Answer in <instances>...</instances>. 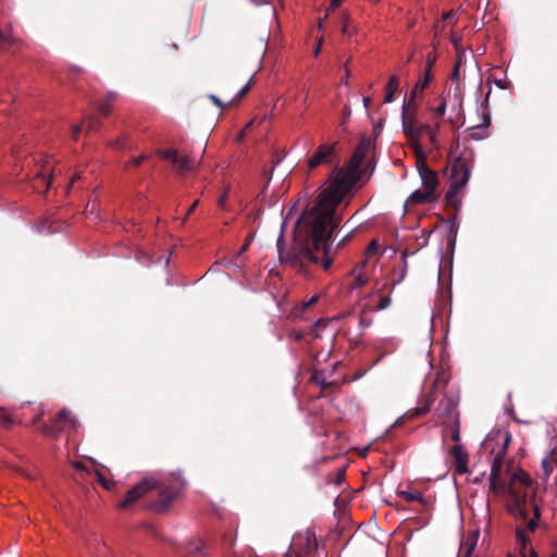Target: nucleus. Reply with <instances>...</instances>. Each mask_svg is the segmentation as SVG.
Listing matches in <instances>:
<instances>
[{
    "label": "nucleus",
    "mask_w": 557,
    "mask_h": 557,
    "mask_svg": "<svg viewBox=\"0 0 557 557\" xmlns=\"http://www.w3.org/2000/svg\"><path fill=\"white\" fill-rule=\"evenodd\" d=\"M542 476L548 480L549 476L557 469V445L553 446L542 459Z\"/></svg>",
    "instance_id": "nucleus-15"
},
{
    "label": "nucleus",
    "mask_w": 557,
    "mask_h": 557,
    "mask_svg": "<svg viewBox=\"0 0 557 557\" xmlns=\"http://www.w3.org/2000/svg\"><path fill=\"white\" fill-rule=\"evenodd\" d=\"M446 377L444 374H438L435 382H434V388H443L446 385Z\"/></svg>",
    "instance_id": "nucleus-29"
},
{
    "label": "nucleus",
    "mask_w": 557,
    "mask_h": 557,
    "mask_svg": "<svg viewBox=\"0 0 557 557\" xmlns=\"http://www.w3.org/2000/svg\"><path fill=\"white\" fill-rule=\"evenodd\" d=\"M299 94L304 95V100L306 101L308 90L305 86H299Z\"/></svg>",
    "instance_id": "nucleus-40"
},
{
    "label": "nucleus",
    "mask_w": 557,
    "mask_h": 557,
    "mask_svg": "<svg viewBox=\"0 0 557 557\" xmlns=\"http://www.w3.org/2000/svg\"><path fill=\"white\" fill-rule=\"evenodd\" d=\"M99 122L96 117H90L87 122V129L88 131H96L98 128Z\"/></svg>",
    "instance_id": "nucleus-31"
},
{
    "label": "nucleus",
    "mask_w": 557,
    "mask_h": 557,
    "mask_svg": "<svg viewBox=\"0 0 557 557\" xmlns=\"http://www.w3.org/2000/svg\"><path fill=\"white\" fill-rule=\"evenodd\" d=\"M433 62H434V59H431L430 57L428 58V61H426V66L425 69L429 66V64L431 63V66L433 65Z\"/></svg>",
    "instance_id": "nucleus-49"
},
{
    "label": "nucleus",
    "mask_w": 557,
    "mask_h": 557,
    "mask_svg": "<svg viewBox=\"0 0 557 557\" xmlns=\"http://www.w3.org/2000/svg\"><path fill=\"white\" fill-rule=\"evenodd\" d=\"M451 78L454 81H458L459 79V62H457V64L454 67V71L451 73Z\"/></svg>",
    "instance_id": "nucleus-37"
},
{
    "label": "nucleus",
    "mask_w": 557,
    "mask_h": 557,
    "mask_svg": "<svg viewBox=\"0 0 557 557\" xmlns=\"http://www.w3.org/2000/svg\"><path fill=\"white\" fill-rule=\"evenodd\" d=\"M251 82H252V77L250 78V81L244 86L242 87V89L238 91V94L236 95V100L239 101L245 95L246 92L250 89L251 87Z\"/></svg>",
    "instance_id": "nucleus-30"
},
{
    "label": "nucleus",
    "mask_w": 557,
    "mask_h": 557,
    "mask_svg": "<svg viewBox=\"0 0 557 557\" xmlns=\"http://www.w3.org/2000/svg\"><path fill=\"white\" fill-rule=\"evenodd\" d=\"M401 497L407 502H423V495L417 490H407L400 492Z\"/></svg>",
    "instance_id": "nucleus-23"
},
{
    "label": "nucleus",
    "mask_w": 557,
    "mask_h": 557,
    "mask_svg": "<svg viewBox=\"0 0 557 557\" xmlns=\"http://www.w3.org/2000/svg\"><path fill=\"white\" fill-rule=\"evenodd\" d=\"M81 131H82V126L81 125H73L72 126V137H73L74 140L77 139Z\"/></svg>",
    "instance_id": "nucleus-33"
},
{
    "label": "nucleus",
    "mask_w": 557,
    "mask_h": 557,
    "mask_svg": "<svg viewBox=\"0 0 557 557\" xmlns=\"http://www.w3.org/2000/svg\"><path fill=\"white\" fill-rule=\"evenodd\" d=\"M399 88V79L396 75H392L388 78V82L386 84L385 88V96H384V102L391 103L394 101L395 94L398 91Z\"/></svg>",
    "instance_id": "nucleus-20"
},
{
    "label": "nucleus",
    "mask_w": 557,
    "mask_h": 557,
    "mask_svg": "<svg viewBox=\"0 0 557 557\" xmlns=\"http://www.w3.org/2000/svg\"><path fill=\"white\" fill-rule=\"evenodd\" d=\"M158 154L163 159L170 160L174 170L181 175L193 172L200 163V160L183 154L175 149L160 150Z\"/></svg>",
    "instance_id": "nucleus-7"
},
{
    "label": "nucleus",
    "mask_w": 557,
    "mask_h": 557,
    "mask_svg": "<svg viewBox=\"0 0 557 557\" xmlns=\"http://www.w3.org/2000/svg\"><path fill=\"white\" fill-rule=\"evenodd\" d=\"M368 149L364 140L360 141L348 161L331 171L313 206L296 223L293 252L281 247L283 236H280L277 248L282 262L299 267V272L304 271L305 274V262L318 264L324 270L330 269L333 262L330 240L342 221L337 209L352 198L358 183L363 184L368 180L363 166ZM337 163V143L320 144L307 161L310 171Z\"/></svg>",
    "instance_id": "nucleus-1"
},
{
    "label": "nucleus",
    "mask_w": 557,
    "mask_h": 557,
    "mask_svg": "<svg viewBox=\"0 0 557 557\" xmlns=\"http://www.w3.org/2000/svg\"><path fill=\"white\" fill-rule=\"evenodd\" d=\"M392 292L393 285L388 283L372 290L364 297V302L362 304L364 312L381 311L388 308L392 304Z\"/></svg>",
    "instance_id": "nucleus-6"
},
{
    "label": "nucleus",
    "mask_w": 557,
    "mask_h": 557,
    "mask_svg": "<svg viewBox=\"0 0 557 557\" xmlns=\"http://www.w3.org/2000/svg\"><path fill=\"white\" fill-rule=\"evenodd\" d=\"M436 198L432 196V194H429L424 189L420 188L414 190L406 200L407 207H413L421 203H431L435 201Z\"/></svg>",
    "instance_id": "nucleus-18"
},
{
    "label": "nucleus",
    "mask_w": 557,
    "mask_h": 557,
    "mask_svg": "<svg viewBox=\"0 0 557 557\" xmlns=\"http://www.w3.org/2000/svg\"><path fill=\"white\" fill-rule=\"evenodd\" d=\"M159 488L160 500L153 505V509L157 511H164L168 509L172 500L176 497L177 491L174 487L160 488L159 482L153 478H146L137 485L132 487L126 497L120 503V508L126 509L128 506L134 504L137 499L143 497L149 491Z\"/></svg>",
    "instance_id": "nucleus-5"
},
{
    "label": "nucleus",
    "mask_w": 557,
    "mask_h": 557,
    "mask_svg": "<svg viewBox=\"0 0 557 557\" xmlns=\"http://www.w3.org/2000/svg\"><path fill=\"white\" fill-rule=\"evenodd\" d=\"M474 547V544H471L469 547H468V553H470Z\"/></svg>",
    "instance_id": "nucleus-52"
},
{
    "label": "nucleus",
    "mask_w": 557,
    "mask_h": 557,
    "mask_svg": "<svg viewBox=\"0 0 557 557\" xmlns=\"http://www.w3.org/2000/svg\"><path fill=\"white\" fill-rule=\"evenodd\" d=\"M8 99L7 98H1L0 101L1 102H5Z\"/></svg>",
    "instance_id": "nucleus-55"
},
{
    "label": "nucleus",
    "mask_w": 557,
    "mask_h": 557,
    "mask_svg": "<svg viewBox=\"0 0 557 557\" xmlns=\"http://www.w3.org/2000/svg\"><path fill=\"white\" fill-rule=\"evenodd\" d=\"M197 203H198L197 201H195V202L193 203V206H191V207L189 208V210H188V213H190L193 210H195V208H196Z\"/></svg>",
    "instance_id": "nucleus-50"
},
{
    "label": "nucleus",
    "mask_w": 557,
    "mask_h": 557,
    "mask_svg": "<svg viewBox=\"0 0 557 557\" xmlns=\"http://www.w3.org/2000/svg\"><path fill=\"white\" fill-rule=\"evenodd\" d=\"M418 112V100L405 97L401 106V126L404 127L406 125L419 121Z\"/></svg>",
    "instance_id": "nucleus-13"
},
{
    "label": "nucleus",
    "mask_w": 557,
    "mask_h": 557,
    "mask_svg": "<svg viewBox=\"0 0 557 557\" xmlns=\"http://www.w3.org/2000/svg\"><path fill=\"white\" fill-rule=\"evenodd\" d=\"M351 234H348L346 235L338 244H337V248L344 246L345 242L348 240L350 238Z\"/></svg>",
    "instance_id": "nucleus-42"
},
{
    "label": "nucleus",
    "mask_w": 557,
    "mask_h": 557,
    "mask_svg": "<svg viewBox=\"0 0 557 557\" xmlns=\"http://www.w3.org/2000/svg\"><path fill=\"white\" fill-rule=\"evenodd\" d=\"M419 173L422 181V189L432 194L434 198H438L437 186H438V177L436 172L431 170L424 161L419 164Z\"/></svg>",
    "instance_id": "nucleus-9"
},
{
    "label": "nucleus",
    "mask_w": 557,
    "mask_h": 557,
    "mask_svg": "<svg viewBox=\"0 0 557 557\" xmlns=\"http://www.w3.org/2000/svg\"><path fill=\"white\" fill-rule=\"evenodd\" d=\"M342 33L343 34H348V26H347V23L345 22L343 27H342Z\"/></svg>",
    "instance_id": "nucleus-47"
},
{
    "label": "nucleus",
    "mask_w": 557,
    "mask_h": 557,
    "mask_svg": "<svg viewBox=\"0 0 557 557\" xmlns=\"http://www.w3.org/2000/svg\"><path fill=\"white\" fill-rule=\"evenodd\" d=\"M14 423V418L4 409H0V424L9 426Z\"/></svg>",
    "instance_id": "nucleus-26"
},
{
    "label": "nucleus",
    "mask_w": 557,
    "mask_h": 557,
    "mask_svg": "<svg viewBox=\"0 0 557 557\" xmlns=\"http://www.w3.org/2000/svg\"><path fill=\"white\" fill-rule=\"evenodd\" d=\"M404 135L414 150L417 156H424V146L428 145L430 148H440V128L438 121L430 123H423L420 120L403 127Z\"/></svg>",
    "instance_id": "nucleus-3"
},
{
    "label": "nucleus",
    "mask_w": 557,
    "mask_h": 557,
    "mask_svg": "<svg viewBox=\"0 0 557 557\" xmlns=\"http://www.w3.org/2000/svg\"><path fill=\"white\" fill-rule=\"evenodd\" d=\"M431 79L432 74L430 63L429 66L418 77L407 98L420 101L423 98V92L429 87Z\"/></svg>",
    "instance_id": "nucleus-12"
},
{
    "label": "nucleus",
    "mask_w": 557,
    "mask_h": 557,
    "mask_svg": "<svg viewBox=\"0 0 557 557\" xmlns=\"http://www.w3.org/2000/svg\"><path fill=\"white\" fill-rule=\"evenodd\" d=\"M517 537H518V541H520L521 545H522L521 557H537L536 553L533 549H530L529 553L525 552L527 546H525V537H524L523 531L518 530Z\"/></svg>",
    "instance_id": "nucleus-24"
},
{
    "label": "nucleus",
    "mask_w": 557,
    "mask_h": 557,
    "mask_svg": "<svg viewBox=\"0 0 557 557\" xmlns=\"http://www.w3.org/2000/svg\"><path fill=\"white\" fill-rule=\"evenodd\" d=\"M201 547H202V542L200 540H198L195 544L190 545L188 550L189 552H200Z\"/></svg>",
    "instance_id": "nucleus-34"
},
{
    "label": "nucleus",
    "mask_w": 557,
    "mask_h": 557,
    "mask_svg": "<svg viewBox=\"0 0 557 557\" xmlns=\"http://www.w3.org/2000/svg\"><path fill=\"white\" fill-rule=\"evenodd\" d=\"M369 1H370V2H372V3H377V2H380L381 0H369Z\"/></svg>",
    "instance_id": "nucleus-54"
},
{
    "label": "nucleus",
    "mask_w": 557,
    "mask_h": 557,
    "mask_svg": "<svg viewBox=\"0 0 557 557\" xmlns=\"http://www.w3.org/2000/svg\"><path fill=\"white\" fill-rule=\"evenodd\" d=\"M320 299V295L315 294V295H312L311 297L307 298V299H304L302 301H300L299 304L295 305L292 310H290V315L294 318V319H299L304 315V313L309 309L311 308L313 305H315L318 302V300Z\"/></svg>",
    "instance_id": "nucleus-19"
},
{
    "label": "nucleus",
    "mask_w": 557,
    "mask_h": 557,
    "mask_svg": "<svg viewBox=\"0 0 557 557\" xmlns=\"http://www.w3.org/2000/svg\"><path fill=\"white\" fill-rule=\"evenodd\" d=\"M472 166V160L466 156H460L453 162L450 184L445 195L447 206L455 209L461 206L463 189L470 180Z\"/></svg>",
    "instance_id": "nucleus-4"
},
{
    "label": "nucleus",
    "mask_w": 557,
    "mask_h": 557,
    "mask_svg": "<svg viewBox=\"0 0 557 557\" xmlns=\"http://www.w3.org/2000/svg\"><path fill=\"white\" fill-rule=\"evenodd\" d=\"M116 96L113 94H110L100 104L98 108V112L101 116H108L111 113V109L113 106V102L115 100Z\"/></svg>",
    "instance_id": "nucleus-22"
},
{
    "label": "nucleus",
    "mask_w": 557,
    "mask_h": 557,
    "mask_svg": "<svg viewBox=\"0 0 557 557\" xmlns=\"http://www.w3.org/2000/svg\"><path fill=\"white\" fill-rule=\"evenodd\" d=\"M434 401H435V396L429 395L428 398L425 399L424 404L422 406L417 407V408L410 409L407 412V417L408 418H416L418 416H422V414L428 413L430 411L432 405L434 404Z\"/></svg>",
    "instance_id": "nucleus-21"
},
{
    "label": "nucleus",
    "mask_w": 557,
    "mask_h": 557,
    "mask_svg": "<svg viewBox=\"0 0 557 557\" xmlns=\"http://www.w3.org/2000/svg\"><path fill=\"white\" fill-rule=\"evenodd\" d=\"M451 440L456 444H460V429H459V417L457 413L454 414V425L451 429Z\"/></svg>",
    "instance_id": "nucleus-25"
},
{
    "label": "nucleus",
    "mask_w": 557,
    "mask_h": 557,
    "mask_svg": "<svg viewBox=\"0 0 557 557\" xmlns=\"http://www.w3.org/2000/svg\"><path fill=\"white\" fill-rule=\"evenodd\" d=\"M446 99L440 96L434 102H428L426 110L431 114V122L438 121V128L441 129L444 123V116L446 114Z\"/></svg>",
    "instance_id": "nucleus-14"
},
{
    "label": "nucleus",
    "mask_w": 557,
    "mask_h": 557,
    "mask_svg": "<svg viewBox=\"0 0 557 557\" xmlns=\"http://www.w3.org/2000/svg\"><path fill=\"white\" fill-rule=\"evenodd\" d=\"M455 461V474L462 475L468 472L469 455L461 444H455L449 450Z\"/></svg>",
    "instance_id": "nucleus-11"
},
{
    "label": "nucleus",
    "mask_w": 557,
    "mask_h": 557,
    "mask_svg": "<svg viewBox=\"0 0 557 557\" xmlns=\"http://www.w3.org/2000/svg\"><path fill=\"white\" fill-rule=\"evenodd\" d=\"M58 422H71L74 423L75 421L73 419H70V412L66 409H62L58 413Z\"/></svg>",
    "instance_id": "nucleus-28"
},
{
    "label": "nucleus",
    "mask_w": 557,
    "mask_h": 557,
    "mask_svg": "<svg viewBox=\"0 0 557 557\" xmlns=\"http://www.w3.org/2000/svg\"><path fill=\"white\" fill-rule=\"evenodd\" d=\"M511 441L508 430H493L486 437L485 445L491 448L492 466L490 473V491L496 496H507L506 503L510 513L527 517L529 509L534 517L528 523V529L534 531L540 518V509L532 496V480L527 472L515 471L509 482L506 481L507 470L504 466L505 456Z\"/></svg>",
    "instance_id": "nucleus-2"
},
{
    "label": "nucleus",
    "mask_w": 557,
    "mask_h": 557,
    "mask_svg": "<svg viewBox=\"0 0 557 557\" xmlns=\"http://www.w3.org/2000/svg\"><path fill=\"white\" fill-rule=\"evenodd\" d=\"M321 48H322V38H320L318 40V42H317V46H315L314 51H313L314 55H318L320 53Z\"/></svg>",
    "instance_id": "nucleus-38"
},
{
    "label": "nucleus",
    "mask_w": 557,
    "mask_h": 557,
    "mask_svg": "<svg viewBox=\"0 0 557 557\" xmlns=\"http://www.w3.org/2000/svg\"><path fill=\"white\" fill-rule=\"evenodd\" d=\"M146 159L145 156H139V157H136V158H133L131 161H129V164L128 165H132V166H138L140 165V163Z\"/></svg>",
    "instance_id": "nucleus-32"
},
{
    "label": "nucleus",
    "mask_w": 557,
    "mask_h": 557,
    "mask_svg": "<svg viewBox=\"0 0 557 557\" xmlns=\"http://www.w3.org/2000/svg\"><path fill=\"white\" fill-rule=\"evenodd\" d=\"M249 246V242H247L243 247H242V251H245Z\"/></svg>",
    "instance_id": "nucleus-51"
},
{
    "label": "nucleus",
    "mask_w": 557,
    "mask_h": 557,
    "mask_svg": "<svg viewBox=\"0 0 557 557\" xmlns=\"http://www.w3.org/2000/svg\"><path fill=\"white\" fill-rule=\"evenodd\" d=\"M454 15H455V14H454V12H453V11H449V12H447V13H445V14L443 15V18H444L445 21H450V20H453Z\"/></svg>",
    "instance_id": "nucleus-39"
},
{
    "label": "nucleus",
    "mask_w": 557,
    "mask_h": 557,
    "mask_svg": "<svg viewBox=\"0 0 557 557\" xmlns=\"http://www.w3.org/2000/svg\"><path fill=\"white\" fill-rule=\"evenodd\" d=\"M319 28L321 29L323 27V22L322 21H319Z\"/></svg>",
    "instance_id": "nucleus-53"
},
{
    "label": "nucleus",
    "mask_w": 557,
    "mask_h": 557,
    "mask_svg": "<svg viewBox=\"0 0 557 557\" xmlns=\"http://www.w3.org/2000/svg\"><path fill=\"white\" fill-rule=\"evenodd\" d=\"M211 100L219 107H222V102L216 96H210Z\"/></svg>",
    "instance_id": "nucleus-43"
},
{
    "label": "nucleus",
    "mask_w": 557,
    "mask_h": 557,
    "mask_svg": "<svg viewBox=\"0 0 557 557\" xmlns=\"http://www.w3.org/2000/svg\"><path fill=\"white\" fill-rule=\"evenodd\" d=\"M13 41L10 29L0 30V45H10Z\"/></svg>",
    "instance_id": "nucleus-27"
},
{
    "label": "nucleus",
    "mask_w": 557,
    "mask_h": 557,
    "mask_svg": "<svg viewBox=\"0 0 557 557\" xmlns=\"http://www.w3.org/2000/svg\"><path fill=\"white\" fill-rule=\"evenodd\" d=\"M369 103H370V98H369V97H364V98H363V104H364V107H366V108H368V107H369Z\"/></svg>",
    "instance_id": "nucleus-48"
},
{
    "label": "nucleus",
    "mask_w": 557,
    "mask_h": 557,
    "mask_svg": "<svg viewBox=\"0 0 557 557\" xmlns=\"http://www.w3.org/2000/svg\"><path fill=\"white\" fill-rule=\"evenodd\" d=\"M315 547V537L309 530L294 535L287 557H307Z\"/></svg>",
    "instance_id": "nucleus-8"
},
{
    "label": "nucleus",
    "mask_w": 557,
    "mask_h": 557,
    "mask_svg": "<svg viewBox=\"0 0 557 557\" xmlns=\"http://www.w3.org/2000/svg\"><path fill=\"white\" fill-rule=\"evenodd\" d=\"M342 1H343V0H332V2H331V7H332L333 9H335V8H337V7H339V5H341Z\"/></svg>",
    "instance_id": "nucleus-45"
},
{
    "label": "nucleus",
    "mask_w": 557,
    "mask_h": 557,
    "mask_svg": "<svg viewBox=\"0 0 557 557\" xmlns=\"http://www.w3.org/2000/svg\"><path fill=\"white\" fill-rule=\"evenodd\" d=\"M225 200H226V197L225 196H222L219 200V205L223 208L224 205H225Z\"/></svg>",
    "instance_id": "nucleus-46"
},
{
    "label": "nucleus",
    "mask_w": 557,
    "mask_h": 557,
    "mask_svg": "<svg viewBox=\"0 0 557 557\" xmlns=\"http://www.w3.org/2000/svg\"><path fill=\"white\" fill-rule=\"evenodd\" d=\"M55 175L54 160L47 158L41 170L37 173V181H40L44 190H48L52 184V177Z\"/></svg>",
    "instance_id": "nucleus-16"
},
{
    "label": "nucleus",
    "mask_w": 557,
    "mask_h": 557,
    "mask_svg": "<svg viewBox=\"0 0 557 557\" xmlns=\"http://www.w3.org/2000/svg\"><path fill=\"white\" fill-rule=\"evenodd\" d=\"M81 178V175L79 174H74L72 177H71V182H70V187Z\"/></svg>",
    "instance_id": "nucleus-41"
},
{
    "label": "nucleus",
    "mask_w": 557,
    "mask_h": 557,
    "mask_svg": "<svg viewBox=\"0 0 557 557\" xmlns=\"http://www.w3.org/2000/svg\"><path fill=\"white\" fill-rule=\"evenodd\" d=\"M369 281V274L366 270V263L357 264L347 275L345 284L349 292L361 288Z\"/></svg>",
    "instance_id": "nucleus-10"
},
{
    "label": "nucleus",
    "mask_w": 557,
    "mask_h": 557,
    "mask_svg": "<svg viewBox=\"0 0 557 557\" xmlns=\"http://www.w3.org/2000/svg\"><path fill=\"white\" fill-rule=\"evenodd\" d=\"M371 322L372 320L368 318L366 314L364 318H360V323L362 324L364 330L370 326Z\"/></svg>",
    "instance_id": "nucleus-36"
},
{
    "label": "nucleus",
    "mask_w": 557,
    "mask_h": 557,
    "mask_svg": "<svg viewBox=\"0 0 557 557\" xmlns=\"http://www.w3.org/2000/svg\"><path fill=\"white\" fill-rule=\"evenodd\" d=\"M376 249H377V243H376L375 240H372V242L369 244L368 248H367V252H368L369 255H371V253H373Z\"/></svg>",
    "instance_id": "nucleus-35"
},
{
    "label": "nucleus",
    "mask_w": 557,
    "mask_h": 557,
    "mask_svg": "<svg viewBox=\"0 0 557 557\" xmlns=\"http://www.w3.org/2000/svg\"><path fill=\"white\" fill-rule=\"evenodd\" d=\"M22 409H23V412L21 416V422L24 424H35L41 419V417L44 414V410H42L41 406H39V405L35 406V405L28 404V405L24 406Z\"/></svg>",
    "instance_id": "nucleus-17"
},
{
    "label": "nucleus",
    "mask_w": 557,
    "mask_h": 557,
    "mask_svg": "<svg viewBox=\"0 0 557 557\" xmlns=\"http://www.w3.org/2000/svg\"><path fill=\"white\" fill-rule=\"evenodd\" d=\"M483 126L487 127L490 125V116L488 115H483V123H482Z\"/></svg>",
    "instance_id": "nucleus-44"
}]
</instances>
